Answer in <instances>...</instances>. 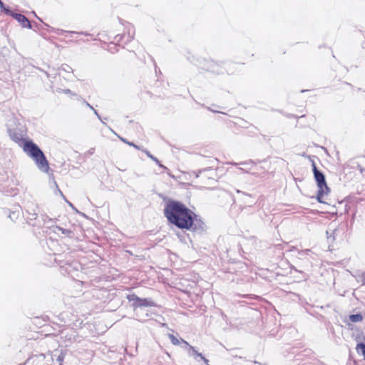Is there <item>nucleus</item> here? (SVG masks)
I'll use <instances>...</instances> for the list:
<instances>
[{
  "label": "nucleus",
  "instance_id": "f257e3e1",
  "mask_svg": "<svg viewBox=\"0 0 365 365\" xmlns=\"http://www.w3.org/2000/svg\"><path fill=\"white\" fill-rule=\"evenodd\" d=\"M164 205L163 215L169 225L181 230L192 231L200 235L206 232L207 225L202 217L183 202L159 194Z\"/></svg>",
  "mask_w": 365,
  "mask_h": 365
},
{
  "label": "nucleus",
  "instance_id": "f03ea898",
  "mask_svg": "<svg viewBox=\"0 0 365 365\" xmlns=\"http://www.w3.org/2000/svg\"><path fill=\"white\" fill-rule=\"evenodd\" d=\"M10 139L18 144L23 151L31 158L41 172L48 173L50 170L48 161L40 147L32 139L27 137L26 125L15 117L9 119L6 124Z\"/></svg>",
  "mask_w": 365,
  "mask_h": 365
},
{
  "label": "nucleus",
  "instance_id": "7ed1b4c3",
  "mask_svg": "<svg viewBox=\"0 0 365 365\" xmlns=\"http://www.w3.org/2000/svg\"><path fill=\"white\" fill-rule=\"evenodd\" d=\"M24 212L22 211L23 215L26 214V222L32 226H38L40 225L38 221V211L39 207L38 204L33 202H27L24 207Z\"/></svg>",
  "mask_w": 365,
  "mask_h": 365
},
{
  "label": "nucleus",
  "instance_id": "20e7f679",
  "mask_svg": "<svg viewBox=\"0 0 365 365\" xmlns=\"http://www.w3.org/2000/svg\"><path fill=\"white\" fill-rule=\"evenodd\" d=\"M232 66V63L227 61L215 62L212 60L208 72L215 75H224L225 73L231 75L235 73V69L231 68Z\"/></svg>",
  "mask_w": 365,
  "mask_h": 365
},
{
  "label": "nucleus",
  "instance_id": "39448f33",
  "mask_svg": "<svg viewBox=\"0 0 365 365\" xmlns=\"http://www.w3.org/2000/svg\"><path fill=\"white\" fill-rule=\"evenodd\" d=\"M126 298L134 310L137 308L156 307V303L151 298H141L134 293L128 294Z\"/></svg>",
  "mask_w": 365,
  "mask_h": 365
},
{
  "label": "nucleus",
  "instance_id": "423d86ee",
  "mask_svg": "<svg viewBox=\"0 0 365 365\" xmlns=\"http://www.w3.org/2000/svg\"><path fill=\"white\" fill-rule=\"evenodd\" d=\"M60 339L65 346H68L76 341L78 333L74 329H64L59 333Z\"/></svg>",
  "mask_w": 365,
  "mask_h": 365
},
{
  "label": "nucleus",
  "instance_id": "0eeeda50",
  "mask_svg": "<svg viewBox=\"0 0 365 365\" xmlns=\"http://www.w3.org/2000/svg\"><path fill=\"white\" fill-rule=\"evenodd\" d=\"M312 162V172L314 175V178L316 182L317 187H323L324 188L329 187L327 185L326 176L324 173L318 169L315 162L314 160H311Z\"/></svg>",
  "mask_w": 365,
  "mask_h": 365
},
{
  "label": "nucleus",
  "instance_id": "6e6552de",
  "mask_svg": "<svg viewBox=\"0 0 365 365\" xmlns=\"http://www.w3.org/2000/svg\"><path fill=\"white\" fill-rule=\"evenodd\" d=\"M182 348L187 351V354L190 356L193 357L197 361H203L206 364H208V359H207L202 353L198 352L195 348L189 344L187 341L185 340H182Z\"/></svg>",
  "mask_w": 365,
  "mask_h": 365
},
{
  "label": "nucleus",
  "instance_id": "1a4fd4ad",
  "mask_svg": "<svg viewBox=\"0 0 365 365\" xmlns=\"http://www.w3.org/2000/svg\"><path fill=\"white\" fill-rule=\"evenodd\" d=\"M8 16H11L15 20H16L21 25V26L23 28H26V29L32 28L31 23L30 22L29 19L26 16H25L24 14L14 12L11 9V12L10 13V14H8Z\"/></svg>",
  "mask_w": 365,
  "mask_h": 365
},
{
  "label": "nucleus",
  "instance_id": "9d476101",
  "mask_svg": "<svg viewBox=\"0 0 365 365\" xmlns=\"http://www.w3.org/2000/svg\"><path fill=\"white\" fill-rule=\"evenodd\" d=\"M68 349H56L53 354H52V359L54 362L55 361L58 364V365H63L62 363L66 359V356H68Z\"/></svg>",
  "mask_w": 365,
  "mask_h": 365
},
{
  "label": "nucleus",
  "instance_id": "9b49d317",
  "mask_svg": "<svg viewBox=\"0 0 365 365\" xmlns=\"http://www.w3.org/2000/svg\"><path fill=\"white\" fill-rule=\"evenodd\" d=\"M210 63H212V59H207L200 56L196 59L195 66L199 68L208 72L210 68Z\"/></svg>",
  "mask_w": 365,
  "mask_h": 365
},
{
  "label": "nucleus",
  "instance_id": "f8f14e48",
  "mask_svg": "<svg viewBox=\"0 0 365 365\" xmlns=\"http://www.w3.org/2000/svg\"><path fill=\"white\" fill-rule=\"evenodd\" d=\"M330 192L331 190L329 187L324 188L323 187H318L316 196L314 197L318 202L326 204L327 202L324 201L323 197L325 195H328Z\"/></svg>",
  "mask_w": 365,
  "mask_h": 365
},
{
  "label": "nucleus",
  "instance_id": "ddd939ff",
  "mask_svg": "<svg viewBox=\"0 0 365 365\" xmlns=\"http://www.w3.org/2000/svg\"><path fill=\"white\" fill-rule=\"evenodd\" d=\"M0 194L5 196H15L17 195V189L9 187L2 183H0Z\"/></svg>",
  "mask_w": 365,
  "mask_h": 365
},
{
  "label": "nucleus",
  "instance_id": "4468645a",
  "mask_svg": "<svg viewBox=\"0 0 365 365\" xmlns=\"http://www.w3.org/2000/svg\"><path fill=\"white\" fill-rule=\"evenodd\" d=\"M118 138L121 142L128 145L130 147L135 148L136 150H143V146L138 145L132 141H129L128 139H126L120 135H118Z\"/></svg>",
  "mask_w": 365,
  "mask_h": 365
},
{
  "label": "nucleus",
  "instance_id": "2eb2a0df",
  "mask_svg": "<svg viewBox=\"0 0 365 365\" xmlns=\"http://www.w3.org/2000/svg\"><path fill=\"white\" fill-rule=\"evenodd\" d=\"M364 317L361 313L351 314L349 315V319L353 323H358L363 320Z\"/></svg>",
  "mask_w": 365,
  "mask_h": 365
},
{
  "label": "nucleus",
  "instance_id": "dca6fc26",
  "mask_svg": "<svg viewBox=\"0 0 365 365\" xmlns=\"http://www.w3.org/2000/svg\"><path fill=\"white\" fill-rule=\"evenodd\" d=\"M168 337L170 339V341L173 345H180L181 347L183 345L182 344V340H184L183 339L178 338L173 334H168Z\"/></svg>",
  "mask_w": 365,
  "mask_h": 365
},
{
  "label": "nucleus",
  "instance_id": "f3484780",
  "mask_svg": "<svg viewBox=\"0 0 365 365\" xmlns=\"http://www.w3.org/2000/svg\"><path fill=\"white\" fill-rule=\"evenodd\" d=\"M356 350L359 354H361L364 357L365 361V344L363 341H359L356 344Z\"/></svg>",
  "mask_w": 365,
  "mask_h": 365
},
{
  "label": "nucleus",
  "instance_id": "a211bd4d",
  "mask_svg": "<svg viewBox=\"0 0 365 365\" xmlns=\"http://www.w3.org/2000/svg\"><path fill=\"white\" fill-rule=\"evenodd\" d=\"M55 227L58 231H61L63 235H65L68 236L70 238H72L73 237L74 234H73V232L71 230L66 229V228H63V227H62L61 226H58V225H56Z\"/></svg>",
  "mask_w": 365,
  "mask_h": 365
},
{
  "label": "nucleus",
  "instance_id": "6ab92c4d",
  "mask_svg": "<svg viewBox=\"0 0 365 365\" xmlns=\"http://www.w3.org/2000/svg\"><path fill=\"white\" fill-rule=\"evenodd\" d=\"M19 209L23 211L22 208L21 207H18L17 210H15L14 211L10 212L9 215V217L13 221L15 222L16 220L18 219L19 216Z\"/></svg>",
  "mask_w": 365,
  "mask_h": 365
},
{
  "label": "nucleus",
  "instance_id": "aec40b11",
  "mask_svg": "<svg viewBox=\"0 0 365 365\" xmlns=\"http://www.w3.org/2000/svg\"><path fill=\"white\" fill-rule=\"evenodd\" d=\"M0 10L4 14L8 15L11 12V9L9 6L6 5L1 0H0Z\"/></svg>",
  "mask_w": 365,
  "mask_h": 365
},
{
  "label": "nucleus",
  "instance_id": "412c9836",
  "mask_svg": "<svg viewBox=\"0 0 365 365\" xmlns=\"http://www.w3.org/2000/svg\"><path fill=\"white\" fill-rule=\"evenodd\" d=\"M143 153H145V155L150 159L152 160L153 161H154L157 165L160 164V160L156 158L155 157L153 154H151V153L147 149H144L143 148V150H141Z\"/></svg>",
  "mask_w": 365,
  "mask_h": 365
},
{
  "label": "nucleus",
  "instance_id": "4be33fe9",
  "mask_svg": "<svg viewBox=\"0 0 365 365\" xmlns=\"http://www.w3.org/2000/svg\"><path fill=\"white\" fill-rule=\"evenodd\" d=\"M48 218V216L46 214H41L38 216V221L40 225L38 226H36L37 227H41L43 225L47 223V220Z\"/></svg>",
  "mask_w": 365,
  "mask_h": 365
},
{
  "label": "nucleus",
  "instance_id": "5701e85b",
  "mask_svg": "<svg viewBox=\"0 0 365 365\" xmlns=\"http://www.w3.org/2000/svg\"><path fill=\"white\" fill-rule=\"evenodd\" d=\"M231 164L234 165H237V164H239V165H244V166H245V167H247L248 168H250V166L252 167L253 165L255 164V163L252 160H247V161L240 162V163H232Z\"/></svg>",
  "mask_w": 365,
  "mask_h": 365
},
{
  "label": "nucleus",
  "instance_id": "b1692460",
  "mask_svg": "<svg viewBox=\"0 0 365 365\" xmlns=\"http://www.w3.org/2000/svg\"><path fill=\"white\" fill-rule=\"evenodd\" d=\"M199 56H195L194 55L190 54V53H187L186 58L187 60L190 62L192 64L195 66L196 63V59H197Z\"/></svg>",
  "mask_w": 365,
  "mask_h": 365
},
{
  "label": "nucleus",
  "instance_id": "393cba45",
  "mask_svg": "<svg viewBox=\"0 0 365 365\" xmlns=\"http://www.w3.org/2000/svg\"><path fill=\"white\" fill-rule=\"evenodd\" d=\"M64 32L70 33L71 34L83 35V36H92V34H90L88 31H65Z\"/></svg>",
  "mask_w": 365,
  "mask_h": 365
},
{
  "label": "nucleus",
  "instance_id": "a878e982",
  "mask_svg": "<svg viewBox=\"0 0 365 365\" xmlns=\"http://www.w3.org/2000/svg\"><path fill=\"white\" fill-rule=\"evenodd\" d=\"M61 69L62 71H64L67 73H72L73 72V68L68 64H63L61 67Z\"/></svg>",
  "mask_w": 365,
  "mask_h": 365
},
{
  "label": "nucleus",
  "instance_id": "bb28decb",
  "mask_svg": "<svg viewBox=\"0 0 365 365\" xmlns=\"http://www.w3.org/2000/svg\"><path fill=\"white\" fill-rule=\"evenodd\" d=\"M210 170H212V167H207L203 169H200L197 171H194L193 173L195 174V178H198L200 173Z\"/></svg>",
  "mask_w": 365,
  "mask_h": 365
},
{
  "label": "nucleus",
  "instance_id": "cd10ccee",
  "mask_svg": "<svg viewBox=\"0 0 365 365\" xmlns=\"http://www.w3.org/2000/svg\"><path fill=\"white\" fill-rule=\"evenodd\" d=\"M158 165L159 168H162L165 172H166L170 177L174 178V175L170 174V170L168 169V168L163 165L161 162H160V164H158Z\"/></svg>",
  "mask_w": 365,
  "mask_h": 365
},
{
  "label": "nucleus",
  "instance_id": "c85d7f7f",
  "mask_svg": "<svg viewBox=\"0 0 365 365\" xmlns=\"http://www.w3.org/2000/svg\"><path fill=\"white\" fill-rule=\"evenodd\" d=\"M36 358H42V359H44V356H43V354H41V355H39V356H38V355H35L34 356H32L31 358L29 359L26 361V363H25V364H20V365H25V364H28V363L29 362V361H30V360H33V361H34V359H35Z\"/></svg>",
  "mask_w": 365,
  "mask_h": 365
},
{
  "label": "nucleus",
  "instance_id": "c756f323",
  "mask_svg": "<svg viewBox=\"0 0 365 365\" xmlns=\"http://www.w3.org/2000/svg\"><path fill=\"white\" fill-rule=\"evenodd\" d=\"M66 202L74 210L76 211V212L78 213H81L76 208V207L73 205V203H71L69 200H66Z\"/></svg>",
  "mask_w": 365,
  "mask_h": 365
},
{
  "label": "nucleus",
  "instance_id": "7c9ffc66",
  "mask_svg": "<svg viewBox=\"0 0 365 365\" xmlns=\"http://www.w3.org/2000/svg\"><path fill=\"white\" fill-rule=\"evenodd\" d=\"M337 231H338V229H337V228L334 229V230H332V232L330 234V235H328V236H327V238H328V239H329V238L332 237V238H333V240H335V236H334V235H335V234H336V232Z\"/></svg>",
  "mask_w": 365,
  "mask_h": 365
},
{
  "label": "nucleus",
  "instance_id": "2f4dec72",
  "mask_svg": "<svg viewBox=\"0 0 365 365\" xmlns=\"http://www.w3.org/2000/svg\"><path fill=\"white\" fill-rule=\"evenodd\" d=\"M201 106L206 108L208 110L212 112V113H220L218 110H215V108H211L210 107L205 106L204 104H201Z\"/></svg>",
  "mask_w": 365,
  "mask_h": 365
},
{
  "label": "nucleus",
  "instance_id": "473e14b6",
  "mask_svg": "<svg viewBox=\"0 0 365 365\" xmlns=\"http://www.w3.org/2000/svg\"><path fill=\"white\" fill-rule=\"evenodd\" d=\"M201 106L206 108L208 110L212 112V113H220L218 110H215V108H211L210 107L205 106L204 104H201Z\"/></svg>",
  "mask_w": 365,
  "mask_h": 365
},
{
  "label": "nucleus",
  "instance_id": "72a5a7b5",
  "mask_svg": "<svg viewBox=\"0 0 365 365\" xmlns=\"http://www.w3.org/2000/svg\"><path fill=\"white\" fill-rule=\"evenodd\" d=\"M286 116L287 118H299V117H298L297 115H294V114H287ZM305 116V115H302L300 116V118H304Z\"/></svg>",
  "mask_w": 365,
  "mask_h": 365
},
{
  "label": "nucleus",
  "instance_id": "f704fd0d",
  "mask_svg": "<svg viewBox=\"0 0 365 365\" xmlns=\"http://www.w3.org/2000/svg\"><path fill=\"white\" fill-rule=\"evenodd\" d=\"M93 113L97 116V118H98L101 121H102V118H101V116L99 115V113H98V110H96V109H93Z\"/></svg>",
  "mask_w": 365,
  "mask_h": 365
},
{
  "label": "nucleus",
  "instance_id": "c9c22d12",
  "mask_svg": "<svg viewBox=\"0 0 365 365\" xmlns=\"http://www.w3.org/2000/svg\"><path fill=\"white\" fill-rule=\"evenodd\" d=\"M54 183H55V185H56V194L58 192V193H59L60 195H62V192H61V190L58 188V185H57L56 182H54Z\"/></svg>",
  "mask_w": 365,
  "mask_h": 365
},
{
  "label": "nucleus",
  "instance_id": "e433bc0d",
  "mask_svg": "<svg viewBox=\"0 0 365 365\" xmlns=\"http://www.w3.org/2000/svg\"><path fill=\"white\" fill-rule=\"evenodd\" d=\"M358 170L361 174L365 173V168H362L360 165H358Z\"/></svg>",
  "mask_w": 365,
  "mask_h": 365
},
{
  "label": "nucleus",
  "instance_id": "4c0bfd02",
  "mask_svg": "<svg viewBox=\"0 0 365 365\" xmlns=\"http://www.w3.org/2000/svg\"><path fill=\"white\" fill-rule=\"evenodd\" d=\"M84 103H86V106H88V108H90L92 110H93V109H95L91 104H89L88 102H86V101H84Z\"/></svg>",
  "mask_w": 365,
  "mask_h": 365
},
{
  "label": "nucleus",
  "instance_id": "58836bf2",
  "mask_svg": "<svg viewBox=\"0 0 365 365\" xmlns=\"http://www.w3.org/2000/svg\"><path fill=\"white\" fill-rule=\"evenodd\" d=\"M107 127H108V129L110 130V132H112V133H113L114 135H115L117 137H118V135H118V133H116L115 132V130H113L110 127H109V126H107Z\"/></svg>",
  "mask_w": 365,
  "mask_h": 365
},
{
  "label": "nucleus",
  "instance_id": "ea45409f",
  "mask_svg": "<svg viewBox=\"0 0 365 365\" xmlns=\"http://www.w3.org/2000/svg\"><path fill=\"white\" fill-rule=\"evenodd\" d=\"M53 222H54V220L48 217V218L47 220V223H53Z\"/></svg>",
  "mask_w": 365,
  "mask_h": 365
},
{
  "label": "nucleus",
  "instance_id": "a19ab883",
  "mask_svg": "<svg viewBox=\"0 0 365 365\" xmlns=\"http://www.w3.org/2000/svg\"><path fill=\"white\" fill-rule=\"evenodd\" d=\"M289 267H290V269H291L292 270H294V271H296V272H299V271H298V269H297L294 265H292V264H291V265L289 266Z\"/></svg>",
  "mask_w": 365,
  "mask_h": 365
},
{
  "label": "nucleus",
  "instance_id": "79ce46f5",
  "mask_svg": "<svg viewBox=\"0 0 365 365\" xmlns=\"http://www.w3.org/2000/svg\"><path fill=\"white\" fill-rule=\"evenodd\" d=\"M43 25L48 28V30H50V29L53 30V29L52 27H51L49 25H48L46 23H43Z\"/></svg>",
  "mask_w": 365,
  "mask_h": 365
},
{
  "label": "nucleus",
  "instance_id": "37998d69",
  "mask_svg": "<svg viewBox=\"0 0 365 365\" xmlns=\"http://www.w3.org/2000/svg\"><path fill=\"white\" fill-rule=\"evenodd\" d=\"M237 193H242V194H243L245 195H247V196H250L249 194L245 193L244 192H242V191H240L239 190H237Z\"/></svg>",
  "mask_w": 365,
  "mask_h": 365
},
{
  "label": "nucleus",
  "instance_id": "c03bdc74",
  "mask_svg": "<svg viewBox=\"0 0 365 365\" xmlns=\"http://www.w3.org/2000/svg\"><path fill=\"white\" fill-rule=\"evenodd\" d=\"M252 363H253V364H257V365H262V363H260V362H259V361H255V360L252 361Z\"/></svg>",
  "mask_w": 365,
  "mask_h": 365
},
{
  "label": "nucleus",
  "instance_id": "a18cd8bd",
  "mask_svg": "<svg viewBox=\"0 0 365 365\" xmlns=\"http://www.w3.org/2000/svg\"><path fill=\"white\" fill-rule=\"evenodd\" d=\"M38 68V70H40L41 71L44 72V73H45V74L48 77V76H49V75H48V72H46V71H43V70H42L41 68Z\"/></svg>",
  "mask_w": 365,
  "mask_h": 365
},
{
  "label": "nucleus",
  "instance_id": "49530a36",
  "mask_svg": "<svg viewBox=\"0 0 365 365\" xmlns=\"http://www.w3.org/2000/svg\"><path fill=\"white\" fill-rule=\"evenodd\" d=\"M308 91H309V90H308V89H302V90H301L300 92L301 93H306V92H308Z\"/></svg>",
  "mask_w": 365,
  "mask_h": 365
},
{
  "label": "nucleus",
  "instance_id": "de8ad7c7",
  "mask_svg": "<svg viewBox=\"0 0 365 365\" xmlns=\"http://www.w3.org/2000/svg\"><path fill=\"white\" fill-rule=\"evenodd\" d=\"M61 196V197L66 201V197H65V195L62 193V195H60Z\"/></svg>",
  "mask_w": 365,
  "mask_h": 365
},
{
  "label": "nucleus",
  "instance_id": "09e8293b",
  "mask_svg": "<svg viewBox=\"0 0 365 365\" xmlns=\"http://www.w3.org/2000/svg\"><path fill=\"white\" fill-rule=\"evenodd\" d=\"M235 358H239V359H246L245 358H243L242 356H235Z\"/></svg>",
  "mask_w": 365,
  "mask_h": 365
},
{
  "label": "nucleus",
  "instance_id": "8fccbe9b",
  "mask_svg": "<svg viewBox=\"0 0 365 365\" xmlns=\"http://www.w3.org/2000/svg\"><path fill=\"white\" fill-rule=\"evenodd\" d=\"M365 284V277L362 279V285Z\"/></svg>",
  "mask_w": 365,
  "mask_h": 365
},
{
  "label": "nucleus",
  "instance_id": "3c124183",
  "mask_svg": "<svg viewBox=\"0 0 365 365\" xmlns=\"http://www.w3.org/2000/svg\"><path fill=\"white\" fill-rule=\"evenodd\" d=\"M294 250H295V247H292L291 249H289V252H292V251H293Z\"/></svg>",
  "mask_w": 365,
  "mask_h": 365
},
{
  "label": "nucleus",
  "instance_id": "603ef678",
  "mask_svg": "<svg viewBox=\"0 0 365 365\" xmlns=\"http://www.w3.org/2000/svg\"><path fill=\"white\" fill-rule=\"evenodd\" d=\"M101 123H102L103 124L106 125V126H108V125H107V124L105 123V120H103V119H102Z\"/></svg>",
  "mask_w": 365,
  "mask_h": 365
},
{
  "label": "nucleus",
  "instance_id": "864d4df0",
  "mask_svg": "<svg viewBox=\"0 0 365 365\" xmlns=\"http://www.w3.org/2000/svg\"><path fill=\"white\" fill-rule=\"evenodd\" d=\"M128 38H133V35H132L131 36H130V34H128Z\"/></svg>",
  "mask_w": 365,
  "mask_h": 365
},
{
  "label": "nucleus",
  "instance_id": "5fc2aeb1",
  "mask_svg": "<svg viewBox=\"0 0 365 365\" xmlns=\"http://www.w3.org/2000/svg\"><path fill=\"white\" fill-rule=\"evenodd\" d=\"M93 150H94L93 148H92L91 150H90V151H89V152H90V153H93Z\"/></svg>",
  "mask_w": 365,
  "mask_h": 365
},
{
  "label": "nucleus",
  "instance_id": "6e6d98bb",
  "mask_svg": "<svg viewBox=\"0 0 365 365\" xmlns=\"http://www.w3.org/2000/svg\"><path fill=\"white\" fill-rule=\"evenodd\" d=\"M326 234H327V236L330 235V233L328 231L326 232Z\"/></svg>",
  "mask_w": 365,
  "mask_h": 365
},
{
  "label": "nucleus",
  "instance_id": "4d7b16f0",
  "mask_svg": "<svg viewBox=\"0 0 365 365\" xmlns=\"http://www.w3.org/2000/svg\"><path fill=\"white\" fill-rule=\"evenodd\" d=\"M37 18H38V19L39 21H42L41 19H40V18H38V17H37Z\"/></svg>",
  "mask_w": 365,
  "mask_h": 365
}]
</instances>
